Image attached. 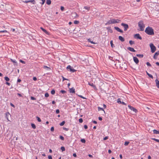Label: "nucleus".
Returning <instances> with one entry per match:
<instances>
[{
	"mask_svg": "<svg viewBox=\"0 0 159 159\" xmlns=\"http://www.w3.org/2000/svg\"><path fill=\"white\" fill-rule=\"evenodd\" d=\"M61 150L62 152L64 151L65 150V148L63 146L61 147Z\"/></svg>",
	"mask_w": 159,
	"mask_h": 159,
	"instance_id": "obj_32",
	"label": "nucleus"
},
{
	"mask_svg": "<svg viewBox=\"0 0 159 159\" xmlns=\"http://www.w3.org/2000/svg\"><path fill=\"white\" fill-rule=\"evenodd\" d=\"M54 130V128L53 127H52L51 128V131H53Z\"/></svg>",
	"mask_w": 159,
	"mask_h": 159,
	"instance_id": "obj_57",
	"label": "nucleus"
},
{
	"mask_svg": "<svg viewBox=\"0 0 159 159\" xmlns=\"http://www.w3.org/2000/svg\"><path fill=\"white\" fill-rule=\"evenodd\" d=\"M136 56L140 58H142L143 57V54H137Z\"/></svg>",
	"mask_w": 159,
	"mask_h": 159,
	"instance_id": "obj_27",
	"label": "nucleus"
},
{
	"mask_svg": "<svg viewBox=\"0 0 159 159\" xmlns=\"http://www.w3.org/2000/svg\"><path fill=\"white\" fill-rule=\"evenodd\" d=\"M56 112L57 114H58L60 113V111L59 109H57L56 110Z\"/></svg>",
	"mask_w": 159,
	"mask_h": 159,
	"instance_id": "obj_48",
	"label": "nucleus"
},
{
	"mask_svg": "<svg viewBox=\"0 0 159 159\" xmlns=\"http://www.w3.org/2000/svg\"><path fill=\"white\" fill-rule=\"evenodd\" d=\"M138 26L140 29V30L141 31H143L145 27L142 21H140L138 23Z\"/></svg>",
	"mask_w": 159,
	"mask_h": 159,
	"instance_id": "obj_4",
	"label": "nucleus"
},
{
	"mask_svg": "<svg viewBox=\"0 0 159 159\" xmlns=\"http://www.w3.org/2000/svg\"><path fill=\"white\" fill-rule=\"evenodd\" d=\"M60 92L62 93V94H64L66 93V92L65 90H62L60 91Z\"/></svg>",
	"mask_w": 159,
	"mask_h": 159,
	"instance_id": "obj_36",
	"label": "nucleus"
},
{
	"mask_svg": "<svg viewBox=\"0 0 159 159\" xmlns=\"http://www.w3.org/2000/svg\"><path fill=\"white\" fill-rule=\"evenodd\" d=\"M146 73L147 75L150 78H151L153 79V77L152 75L151 74H149L148 73L147 71H146Z\"/></svg>",
	"mask_w": 159,
	"mask_h": 159,
	"instance_id": "obj_22",
	"label": "nucleus"
},
{
	"mask_svg": "<svg viewBox=\"0 0 159 159\" xmlns=\"http://www.w3.org/2000/svg\"><path fill=\"white\" fill-rule=\"evenodd\" d=\"M59 138L61 139L62 140H64V137L61 135H60V136Z\"/></svg>",
	"mask_w": 159,
	"mask_h": 159,
	"instance_id": "obj_40",
	"label": "nucleus"
},
{
	"mask_svg": "<svg viewBox=\"0 0 159 159\" xmlns=\"http://www.w3.org/2000/svg\"><path fill=\"white\" fill-rule=\"evenodd\" d=\"M10 105L12 107H13L14 108L15 107V105L14 104H13L12 103H10Z\"/></svg>",
	"mask_w": 159,
	"mask_h": 159,
	"instance_id": "obj_53",
	"label": "nucleus"
},
{
	"mask_svg": "<svg viewBox=\"0 0 159 159\" xmlns=\"http://www.w3.org/2000/svg\"><path fill=\"white\" fill-rule=\"evenodd\" d=\"M70 92L71 93H75V89L74 88L69 89Z\"/></svg>",
	"mask_w": 159,
	"mask_h": 159,
	"instance_id": "obj_15",
	"label": "nucleus"
},
{
	"mask_svg": "<svg viewBox=\"0 0 159 159\" xmlns=\"http://www.w3.org/2000/svg\"><path fill=\"white\" fill-rule=\"evenodd\" d=\"M55 90L53 89L51 91V93L52 95H54L55 94Z\"/></svg>",
	"mask_w": 159,
	"mask_h": 159,
	"instance_id": "obj_31",
	"label": "nucleus"
},
{
	"mask_svg": "<svg viewBox=\"0 0 159 159\" xmlns=\"http://www.w3.org/2000/svg\"><path fill=\"white\" fill-rule=\"evenodd\" d=\"M110 44H111V47H112V48H113V47H114V45L113 43V42H112V41L111 40L110 41Z\"/></svg>",
	"mask_w": 159,
	"mask_h": 159,
	"instance_id": "obj_44",
	"label": "nucleus"
},
{
	"mask_svg": "<svg viewBox=\"0 0 159 159\" xmlns=\"http://www.w3.org/2000/svg\"><path fill=\"white\" fill-rule=\"evenodd\" d=\"M145 32L148 34L150 35H153L154 34V30L150 27H148L146 28L145 30Z\"/></svg>",
	"mask_w": 159,
	"mask_h": 159,
	"instance_id": "obj_2",
	"label": "nucleus"
},
{
	"mask_svg": "<svg viewBox=\"0 0 159 159\" xmlns=\"http://www.w3.org/2000/svg\"><path fill=\"white\" fill-rule=\"evenodd\" d=\"M149 46L151 48V52L152 53H154L156 50V48L152 43H150Z\"/></svg>",
	"mask_w": 159,
	"mask_h": 159,
	"instance_id": "obj_5",
	"label": "nucleus"
},
{
	"mask_svg": "<svg viewBox=\"0 0 159 159\" xmlns=\"http://www.w3.org/2000/svg\"><path fill=\"white\" fill-rule=\"evenodd\" d=\"M84 8L85 9L88 10V11L90 9V7H88L87 6L84 7Z\"/></svg>",
	"mask_w": 159,
	"mask_h": 159,
	"instance_id": "obj_33",
	"label": "nucleus"
},
{
	"mask_svg": "<svg viewBox=\"0 0 159 159\" xmlns=\"http://www.w3.org/2000/svg\"><path fill=\"white\" fill-rule=\"evenodd\" d=\"M153 133L154 134H159V131L157 130L156 129H154L153 130Z\"/></svg>",
	"mask_w": 159,
	"mask_h": 159,
	"instance_id": "obj_21",
	"label": "nucleus"
},
{
	"mask_svg": "<svg viewBox=\"0 0 159 159\" xmlns=\"http://www.w3.org/2000/svg\"><path fill=\"white\" fill-rule=\"evenodd\" d=\"M120 21V20L119 19H112L109 20L106 23V25L114 24L117 23H119Z\"/></svg>",
	"mask_w": 159,
	"mask_h": 159,
	"instance_id": "obj_3",
	"label": "nucleus"
},
{
	"mask_svg": "<svg viewBox=\"0 0 159 159\" xmlns=\"http://www.w3.org/2000/svg\"><path fill=\"white\" fill-rule=\"evenodd\" d=\"M128 107L131 110L133 111L135 113H137L138 112V111L136 109L130 105H128Z\"/></svg>",
	"mask_w": 159,
	"mask_h": 159,
	"instance_id": "obj_8",
	"label": "nucleus"
},
{
	"mask_svg": "<svg viewBox=\"0 0 159 159\" xmlns=\"http://www.w3.org/2000/svg\"><path fill=\"white\" fill-rule=\"evenodd\" d=\"M129 142H128V141H126L124 145L125 146H127L129 144Z\"/></svg>",
	"mask_w": 159,
	"mask_h": 159,
	"instance_id": "obj_42",
	"label": "nucleus"
},
{
	"mask_svg": "<svg viewBox=\"0 0 159 159\" xmlns=\"http://www.w3.org/2000/svg\"><path fill=\"white\" fill-rule=\"evenodd\" d=\"M159 55V51L156 52L155 53L154 56L153 58L155 59H157V57Z\"/></svg>",
	"mask_w": 159,
	"mask_h": 159,
	"instance_id": "obj_11",
	"label": "nucleus"
},
{
	"mask_svg": "<svg viewBox=\"0 0 159 159\" xmlns=\"http://www.w3.org/2000/svg\"><path fill=\"white\" fill-rule=\"evenodd\" d=\"M81 142L83 143H85L86 142L85 140L84 139H81L80 140Z\"/></svg>",
	"mask_w": 159,
	"mask_h": 159,
	"instance_id": "obj_37",
	"label": "nucleus"
},
{
	"mask_svg": "<svg viewBox=\"0 0 159 159\" xmlns=\"http://www.w3.org/2000/svg\"><path fill=\"white\" fill-rule=\"evenodd\" d=\"M41 0L42 1V2L41 3V4H42V5H43L44 4V3L45 1V0Z\"/></svg>",
	"mask_w": 159,
	"mask_h": 159,
	"instance_id": "obj_63",
	"label": "nucleus"
},
{
	"mask_svg": "<svg viewBox=\"0 0 159 159\" xmlns=\"http://www.w3.org/2000/svg\"><path fill=\"white\" fill-rule=\"evenodd\" d=\"M0 33H7V30H1L0 31Z\"/></svg>",
	"mask_w": 159,
	"mask_h": 159,
	"instance_id": "obj_43",
	"label": "nucleus"
},
{
	"mask_svg": "<svg viewBox=\"0 0 159 159\" xmlns=\"http://www.w3.org/2000/svg\"><path fill=\"white\" fill-rule=\"evenodd\" d=\"M129 43L130 44L132 45L134 44V41L132 40H130L129 41Z\"/></svg>",
	"mask_w": 159,
	"mask_h": 159,
	"instance_id": "obj_39",
	"label": "nucleus"
},
{
	"mask_svg": "<svg viewBox=\"0 0 159 159\" xmlns=\"http://www.w3.org/2000/svg\"><path fill=\"white\" fill-rule=\"evenodd\" d=\"M36 118L37 119V120L39 122H41V120L39 117L37 116H36Z\"/></svg>",
	"mask_w": 159,
	"mask_h": 159,
	"instance_id": "obj_35",
	"label": "nucleus"
},
{
	"mask_svg": "<svg viewBox=\"0 0 159 159\" xmlns=\"http://www.w3.org/2000/svg\"><path fill=\"white\" fill-rule=\"evenodd\" d=\"M31 99L32 100H36V98L35 97H32V96L31 97Z\"/></svg>",
	"mask_w": 159,
	"mask_h": 159,
	"instance_id": "obj_49",
	"label": "nucleus"
},
{
	"mask_svg": "<svg viewBox=\"0 0 159 159\" xmlns=\"http://www.w3.org/2000/svg\"><path fill=\"white\" fill-rule=\"evenodd\" d=\"M114 29L118 32H119L121 33H122L123 32V31L122 30L120 29L118 27H115Z\"/></svg>",
	"mask_w": 159,
	"mask_h": 159,
	"instance_id": "obj_13",
	"label": "nucleus"
},
{
	"mask_svg": "<svg viewBox=\"0 0 159 159\" xmlns=\"http://www.w3.org/2000/svg\"><path fill=\"white\" fill-rule=\"evenodd\" d=\"M65 121H62V122H61L60 124V125L61 126H62L65 123Z\"/></svg>",
	"mask_w": 159,
	"mask_h": 159,
	"instance_id": "obj_30",
	"label": "nucleus"
},
{
	"mask_svg": "<svg viewBox=\"0 0 159 159\" xmlns=\"http://www.w3.org/2000/svg\"><path fill=\"white\" fill-rule=\"evenodd\" d=\"M72 14L73 15V16L75 18L78 17V15L77 14V13L76 12H73V13H72Z\"/></svg>",
	"mask_w": 159,
	"mask_h": 159,
	"instance_id": "obj_23",
	"label": "nucleus"
},
{
	"mask_svg": "<svg viewBox=\"0 0 159 159\" xmlns=\"http://www.w3.org/2000/svg\"><path fill=\"white\" fill-rule=\"evenodd\" d=\"M134 62L136 64H137L139 62V60H134Z\"/></svg>",
	"mask_w": 159,
	"mask_h": 159,
	"instance_id": "obj_55",
	"label": "nucleus"
},
{
	"mask_svg": "<svg viewBox=\"0 0 159 159\" xmlns=\"http://www.w3.org/2000/svg\"><path fill=\"white\" fill-rule=\"evenodd\" d=\"M40 28L45 34H49L48 32L46 30L41 27Z\"/></svg>",
	"mask_w": 159,
	"mask_h": 159,
	"instance_id": "obj_20",
	"label": "nucleus"
},
{
	"mask_svg": "<svg viewBox=\"0 0 159 159\" xmlns=\"http://www.w3.org/2000/svg\"><path fill=\"white\" fill-rule=\"evenodd\" d=\"M64 9V7L63 6L61 7V10L62 11H63Z\"/></svg>",
	"mask_w": 159,
	"mask_h": 159,
	"instance_id": "obj_54",
	"label": "nucleus"
},
{
	"mask_svg": "<svg viewBox=\"0 0 159 159\" xmlns=\"http://www.w3.org/2000/svg\"><path fill=\"white\" fill-rule=\"evenodd\" d=\"M134 37L135 38L139 39L140 40H141L142 39V37L140 36V35L139 34H136L134 35Z\"/></svg>",
	"mask_w": 159,
	"mask_h": 159,
	"instance_id": "obj_10",
	"label": "nucleus"
},
{
	"mask_svg": "<svg viewBox=\"0 0 159 159\" xmlns=\"http://www.w3.org/2000/svg\"><path fill=\"white\" fill-rule=\"evenodd\" d=\"M11 61L14 63V66H17L18 64L16 60H11Z\"/></svg>",
	"mask_w": 159,
	"mask_h": 159,
	"instance_id": "obj_19",
	"label": "nucleus"
},
{
	"mask_svg": "<svg viewBox=\"0 0 159 159\" xmlns=\"http://www.w3.org/2000/svg\"><path fill=\"white\" fill-rule=\"evenodd\" d=\"M79 23V21L77 20H75L74 21V23L75 24H77Z\"/></svg>",
	"mask_w": 159,
	"mask_h": 159,
	"instance_id": "obj_47",
	"label": "nucleus"
},
{
	"mask_svg": "<svg viewBox=\"0 0 159 159\" xmlns=\"http://www.w3.org/2000/svg\"><path fill=\"white\" fill-rule=\"evenodd\" d=\"M33 80L34 81H36L37 80V78L35 77H34L33 78Z\"/></svg>",
	"mask_w": 159,
	"mask_h": 159,
	"instance_id": "obj_60",
	"label": "nucleus"
},
{
	"mask_svg": "<svg viewBox=\"0 0 159 159\" xmlns=\"http://www.w3.org/2000/svg\"><path fill=\"white\" fill-rule=\"evenodd\" d=\"M98 111H103L104 112H105V111L102 108H101V107H98Z\"/></svg>",
	"mask_w": 159,
	"mask_h": 159,
	"instance_id": "obj_34",
	"label": "nucleus"
},
{
	"mask_svg": "<svg viewBox=\"0 0 159 159\" xmlns=\"http://www.w3.org/2000/svg\"><path fill=\"white\" fill-rule=\"evenodd\" d=\"M11 115L8 112H7L5 114V117L7 119L8 121H10L9 120V117H11Z\"/></svg>",
	"mask_w": 159,
	"mask_h": 159,
	"instance_id": "obj_9",
	"label": "nucleus"
},
{
	"mask_svg": "<svg viewBox=\"0 0 159 159\" xmlns=\"http://www.w3.org/2000/svg\"><path fill=\"white\" fill-rule=\"evenodd\" d=\"M88 42H90L91 43L93 44H96V43L93 42V41H91V39H88Z\"/></svg>",
	"mask_w": 159,
	"mask_h": 159,
	"instance_id": "obj_25",
	"label": "nucleus"
},
{
	"mask_svg": "<svg viewBox=\"0 0 159 159\" xmlns=\"http://www.w3.org/2000/svg\"><path fill=\"white\" fill-rule=\"evenodd\" d=\"M79 122L80 123H82L83 122V119L82 118H80L79 119Z\"/></svg>",
	"mask_w": 159,
	"mask_h": 159,
	"instance_id": "obj_41",
	"label": "nucleus"
},
{
	"mask_svg": "<svg viewBox=\"0 0 159 159\" xmlns=\"http://www.w3.org/2000/svg\"><path fill=\"white\" fill-rule=\"evenodd\" d=\"M146 64L148 66H149V67L152 66L151 64L149 62H148L146 63Z\"/></svg>",
	"mask_w": 159,
	"mask_h": 159,
	"instance_id": "obj_38",
	"label": "nucleus"
},
{
	"mask_svg": "<svg viewBox=\"0 0 159 159\" xmlns=\"http://www.w3.org/2000/svg\"><path fill=\"white\" fill-rule=\"evenodd\" d=\"M63 129L64 130H65L66 131H67L69 130L68 128H63Z\"/></svg>",
	"mask_w": 159,
	"mask_h": 159,
	"instance_id": "obj_59",
	"label": "nucleus"
},
{
	"mask_svg": "<svg viewBox=\"0 0 159 159\" xmlns=\"http://www.w3.org/2000/svg\"><path fill=\"white\" fill-rule=\"evenodd\" d=\"M155 82L156 86L159 89V81L157 79H156Z\"/></svg>",
	"mask_w": 159,
	"mask_h": 159,
	"instance_id": "obj_16",
	"label": "nucleus"
},
{
	"mask_svg": "<svg viewBox=\"0 0 159 159\" xmlns=\"http://www.w3.org/2000/svg\"><path fill=\"white\" fill-rule=\"evenodd\" d=\"M20 61L23 64H25V62L23 60H20Z\"/></svg>",
	"mask_w": 159,
	"mask_h": 159,
	"instance_id": "obj_58",
	"label": "nucleus"
},
{
	"mask_svg": "<svg viewBox=\"0 0 159 159\" xmlns=\"http://www.w3.org/2000/svg\"><path fill=\"white\" fill-rule=\"evenodd\" d=\"M92 122L95 124H97V122L95 120H93Z\"/></svg>",
	"mask_w": 159,
	"mask_h": 159,
	"instance_id": "obj_62",
	"label": "nucleus"
},
{
	"mask_svg": "<svg viewBox=\"0 0 159 159\" xmlns=\"http://www.w3.org/2000/svg\"><path fill=\"white\" fill-rule=\"evenodd\" d=\"M23 2L25 3H27L28 2H33V4H35V1L34 0H28V1H23Z\"/></svg>",
	"mask_w": 159,
	"mask_h": 159,
	"instance_id": "obj_14",
	"label": "nucleus"
},
{
	"mask_svg": "<svg viewBox=\"0 0 159 159\" xmlns=\"http://www.w3.org/2000/svg\"><path fill=\"white\" fill-rule=\"evenodd\" d=\"M51 0H47L46 3L48 5H50L51 4Z\"/></svg>",
	"mask_w": 159,
	"mask_h": 159,
	"instance_id": "obj_26",
	"label": "nucleus"
},
{
	"mask_svg": "<svg viewBox=\"0 0 159 159\" xmlns=\"http://www.w3.org/2000/svg\"><path fill=\"white\" fill-rule=\"evenodd\" d=\"M21 81V80L20 79H18L17 80V83H20Z\"/></svg>",
	"mask_w": 159,
	"mask_h": 159,
	"instance_id": "obj_64",
	"label": "nucleus"
},
{
	"mask_svg": "<svg viewBox=\"0 0 159 159\" xmlns=\"http://www.w3.org/2000/svg\"><path fill=\"white\" fill-rule=\"evenodd\" d=\"M6 84H7V85L8 86H10V85H11L10 83H9V82H7L6 83Z\"/></svg>",
	"mask_w": 159,
	"mask_h": 159,
	"instance_id": "obj_61",
	"label": "nucleus"
},
{
	"mask_svg": "<svg viewBox=\"0 0 159 159\" xmlns=\"http://www.w3.org/2000/svg\"><path fill=\"white\" fill-rule=\"evenodd\" d=\"M117 102L120 104H122L123 105H126V104L124 102H121V101H120V98H119L118 99H117Z\"/></svg>",
	"mask_w": 159,
	"mask_h": 159,
	"instance_id": "obj_12",
	"label": "nucleus"
},
{
	"mask_svg": "<svg viewBox=\"0 0 159 159\" xmlns=\"http://www.w3.org/2000/svg\"><path fill=\"white\" fill-rule=\"evenodd\" d=\"M78 96L80 97V98H82L83 99H86V98H85V97H83L82 95H78Z\"/></svg>",
	"mask_w": 159,
	"mask_h": 159,
	"instance_id": "obj_46",
	"label": "nucleus"
},
{
	"mask_svg": "<svg viewBox=\"0 0 159 159\" xmlns=\"http://www.w3.org/2000/svg\"><path fill=\"white\" fill-rule=\"evenodd\" d=\"M119 39L120 40L121 42H124L125 41V39L124 38H123L122 36H119Z\"/></svg>",
	"mask_w": 159,
	"mask_h": 159,
	"instance_id": "obj_17",
	"label": "nucleus"
},
{
	"mask_svg": "<svg viewBox=\"0 0 159 159\" xmlns=\"http://www.w3.org/2000/svg\"><path fill=\"white\" fill-rule=\"evenodd\" d=\"M62 80L63 81L65 80H68V79L65 78L63 76H62Z\"/></svg>",
	"mask_w": 159,
	"mask_h": 159,
	"instance_id": "obj_51",
	"label": "nucleus"
},
{
	"mask_svg": "<svg viewBox=\"0 0 159 159\" xmlns=\"http://www.w3.org/2000/svg\"><path fill=\"white\" fill-rule=\"evenodd\" d=\"M108 138V136H106L103 138V140H105L107 139Z\"/></svg>",
	"mask_w": 159,
	"mask_h": 159,
	"instance_id": "obj_52",
	"label": "nucleus"
},
{
	"mask_svg": "<svg viewBox=\"0 0 159 159\" xmlns=\"http://www.w3.org/2000/svg\"><path fill=\"white\" fill-rule=\"evenodd\" d=\"M127 49L129 51L132 52H135V50L132 48L128 47V48Z\"/></svg>",
	"mask_w": 159,
	"mask_h": 159,
	"instance_id": "obj_18",
	"label": "nucleus"
},
{
	"mask_svg": "<svg viewBox=\"0 0 159 159\" xmlns=\"http://www.w3.org/2000/svg\"><path fill=\"white\" fill-rule=\"evenodd\" d=\"M88 84H89V85H90L92 87V86H93V83H89Z\"/></svg>",
	"mask_w": 159,
	"mask_h": 159,
	"instance_id": "obj_50",
	"label": "nucleus"
},
{
	"mask_svg": "<svg viewBox=\"0 0 159 159\" xmlns=\"http://www.w3.org/2000/svg\"><path fill=\"white\" fill-rule=\"evenodd\" d=\"M49 94L48 93H47L45 94V97H49Z\"/></svg>",
	"mask_w": 159,
	"mask_h": 159,
	"instance_id": "obj_45",
	"label": "nucleus"
},
{
	"mask_svg": "<svg viewBox=\"0 0 159 159\" xmlns=\"http://www.w3.org/2000/svg\"><path fill=\"white\" fill-rule=\"evenodd\" d=\"M31 127H32L34 129H36V125H35V124H33V123H32L31 124Z\"/></svg>",
	"mask_w": 159,
	"mask_h": 159,
	"instance_id": "obj_28",
	"label": "nucleus"
},
{
	"mask_svg": "<svg viewBox=\"0 0 159 159\" xmlns=\"http://www.w3.org/2000/svg\"><path fill=\"white\" fill-rule=\"evenodd\" d=\"M5 80L7 81H8L10 80L9 78L7 76H5L4 77Z\"/></svg>",
	"mask_w": 159,
	"mask_h": 159,
	"instance_id": "obj_29",
	"label": "nucleus"
},
{
	"mask_svg": "<svg viewBox=\"0 0 159 159\" xmlns=\"http://www.w3.org/2000/svg\"><path fill=\"white\" fill-rule=\"evenodd\" d=\"M43 68H44L45 69H46L47 68V70H50L51 69L49 67H48L47 66H43Z\"/></svg>",
	"mask_w": 159,
	"mask_h": 159,
	"instance_id": "obj_24",
	"label": "nucleus"
},
{
	"mask_svg": "<svg viewBox=\"0 0 159 159\" xmlns=\"http://www.w3.org/2000/svg\"><path fill=\"white\" fill-rule=\"evenodd\" d=\"M116 63L115 64L116 65H119L120 68H121L123 70H125L127 69V65L126 60H116Z\"/></svg>",
	"mask_w": 159,
	"mask_h": 159,
	"instance_id": "obj_1",
	"label": "nucleus"
},
{
	"mask_svg": "<svg viewBox=\"0 0 159 159\" xmlns=\"http://www.w3.org/2000/svg\"><path fill=\"white\" fill-rule=\"evenodd\" d=\"M48 159H52V157L51 155H49L48 157Z\"/></svg>",
	"mask_w": 159,
	"mask_h": 159,
	"instance_id": "obj_56",
	"label": "nucleus"
},
{
	"mask_svg": "<svg viewBox=\"0 0 159 159\" xmlns=\"http://www.w3.org/2000/svg\"><path fill=\"white\" fill-rule=\"evenodd\" d=\"M66 69H69L70 71L71 72H75L76 71V70L75 69L71 67L70 66V65L66 67Z\"/></svg>",
	"mask_w": 159,
	"mask_h": 159,
	"instance_id": "obj_7",
	"label": "nucleus"
},
{
	"mask_svg": "<svg viewBox=\"0 0 159 159\" xmlns=\"http://www.w3.org/2000/svg\"><path fill=\"white\" fill-rule=\"evenodd\" d=\"M121 25L124 27V30L125 31H126L129 28V26L128 24L122 23L121 24Z\"/></svg>",
	"mask_w": 159,
	"mask_h": 159,
	"instance_id": "obj_6",
	"label": "nucleus"
}]
</instances>
